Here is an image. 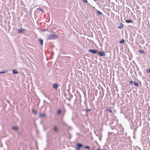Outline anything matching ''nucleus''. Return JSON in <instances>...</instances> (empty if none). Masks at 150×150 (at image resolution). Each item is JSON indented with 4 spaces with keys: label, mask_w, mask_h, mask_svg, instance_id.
Listing matches in <instances>:
<instances>
[{
    "label": "nucleus",
    "mask_w": 150,
    "mask_h": 150,
    "mask_svg": "<svg viewBox=\"0 0 150 150\" xmlns=\"http://www.w3.org/2000/svg\"><path fill=\"white\" fill-rule=\"evenodd\" d=\"M58 38V36L57 34H50L48 36L47 38L49 40H53L57 39Z\"/></svg>",
    "instance_id": "1"
},
{
    "label": "nucleus",
    "mask_w": 150,
    "mask_h": 150,
    "mask_svg": "<svg viewBox=\"0 0 150 150\" xmlns=\"http://www.w3.org/2000/svg\"><path fill=\"white\" fill-rule=\"evenodd\" d=\"M18 32L19 33H23L25 32V30L23 29L19 28L18 30Z\"/></svg>",
    "instance_id": "2"
},
{
    "label": "nucleus",
    "mask_w": 150,
    "mask_h": 150,
    "mask_svg": "<svg viewBox=\"0 0 150 150\" xmlns=\"http://www.w3.org/2000/svg\"><path fill=\"white\" fill-rule=\"evenodd\" d=\"M98 54L100 56H105V54L103 52L99 51L98 52Z\"/></svg>",
    "instance_id": "3"
},
{
    "label": "nucleus",
    "mask_w": 150,
    "mask_h": 150,
    "mask_svg": "<svg viewBox=\"0 0 150 150\" xmlns=\"http://www.w3.org/2000/svg\"><path fill=\"white\" fill-rule=\"evenodd\" d=\"M95 11H96V14H97L99 15H101L102 14V13L101 11L98 10L97 9H95Z\"/></svg>",
    "instance_id": "4"
},
{
    "label": "nucleus",
    "mask_w": 150,
    "mask_h": 150,
    "mask_svg": "<svg viewBox=\"0 0 150 150\" xmlns=\"http://www.w3.org/2000/svg\"><path fill=\"white\" fill-rule=\"evenodd\" d=\"M118 25H119V26H118L117 27L119 28H121L123 27V24L122 23H118Z\"/></svg>",
    "instance_id": "5"
},
{
    "label": "nucleus",
    "mask_w": 150,
    "mask_h": 150,
    "mask_svg": "<svg viewBox=\"0 0 150 150\" xmlns=\"http://www.w3.org/2000/svg\"><path fill=\"white\" fill-rule=\"evenodd\" d=\"M53 87H54V88L56 89H57L58 88V85L57 84V83H54V84H53Z\"/></svg>",
    "instance_id": "6"
},
{
    "label": "nucleus",
    "mask_w": 150,
    "mask_h": 150,
    "mask_svg": "<svg viewBox=\"0 0 150 150\" xmlns=\"http://www.w3.org/2000/svg\"><path fill=\"white\" fill-rule=\"evenodd\" d=\"M53 130L56 132H58L57 127L56 126H54L53 127Z\"/></svg>",
    "instance_id": "7"
},
{
    "label": "nucleus",
    "mask_w": 150,
    "mask_h": 150,
    "mask_svg": "<svg viewBox=\"0 0 150 150\" xmlns=\"http://www.w3.org/2000/svg\"><path fill=\"white\" fill-rule=\"evenodd\" d=\"M12 71L13 73L14 74H16L18 73V72L17 71L16 69H13Z\"/></svg>",
    "instance_id": "8"
},
{
    "label": "nucleus",
    "mask_w": 150,
    "mask_h": 150,
    "mask_svg": "<svg viewBox=\"0 0 150 150\" xmlns=\"http://www.w3.org/2000/svg\"><path fill=\"white\" fill-rule=\"evenodd\" d=\"M77 146L78 147L77 148H80L82 147L83 146V145L80 143H79L77 144Z\"/></svg>",
    "instance_id": "9"
},
{
    "label": "nucleus",
    "mask_w": 150,
    "mask_h": 150,
    "mask_svg": "<svg viewBox=\"0 0 150 150\" xmlns=\"http://www.w3.org/2000/svg\"><path fill=\"white\" fill-rule=\"evenodd\" d=\"M126 22L127 23H132L133 22V21L132 20H126Z\"/></svg>",
    "instance_id": "10"
},
{
    "label": "nucleus",
    "mask_w": 150,
    "mask_h": 150,
    "mask_svg": "<svg viewBox=\"0 0 150 150\" xmlns=\"http://www.w3.org/2000/svg\"><path fill=\"white\" fill-rule=\"evenodd\" d=\"M39 42L41 45H42L43 44V41L42 40L40 39L39 40Z\"/></svg>",
    "instance_id": "11"
},
{
    "label": "nucleus",
    "mask_w": 150,
    "mask_h": 150,
    "mask_svg": "<svg viewBox=\"0 0 150 150\" xmlns=\"http://www.w3.org/2000/svg\"><path fill=\"white\" fill-rule=\"evenodd\" d=\"M40 116L41 117H43L45 116V115L44 113L40 114Z\"/></svg>",
    "instance_id": "12"
},
{
    "label": "nucleus",
    "mask_w": 150,
    "mask_h": 150,
    "mask_svg": "<svg viewBox=\"0 0 150 150\" xmlns=\"http://www.w3.org/2000/svg\"><path fill=\"white\" fill-rule=\"evenodd\" d=\"M32 111L33 112L34 114H37V112L36 110H35L33 109H32Z\"/></svg>",
    "instance_id": "13"
},
{
    "label": "nucleus",
    "mask_w": 150,
    "mask_h": 150,
    "mask_svg": "<svg viewBox=\"0 0 150 150\" xmlns=\"http://www.w3.org/2000/svg\"><path fill=\"white\" fill-rule=\"evenodd\" d=\"M106 110L107 111L109 112L110 113H112V110L109 108H107Z\"/></svg>",
    "instance_id": "14"
},
{
    "label": "nucleus",
    "mask_w": 150,
    "mask_h": 150,
    "mask_svg": "<svg viewBox=\"0 0 150 150\" xmlns=\"http://www.w3.org/2000/svg\"><path fill=\"white\" fill-rule=\"evenodd\" d=\"M125 42V41L124 40H123V39H121L120 42V43H123Z\"/></svg>",
    "instance_id": "15"
},
{
    "label": "nucleus",
    "mask_w": 150,
    "mask_h": 150,
    "mask_svg": "<svg viewBox=\"0 0 150 150\" xmlns=\"http://www.w3.org/2000/svg\"><path fill=\"white\" fill-rule=\"evenodd\" d=\"M133 84L134 85L136 86H138V83L136 82H134Z\"/></svg>",
    "instance_id": "16"
},
{
    "label": "nucleus",
    "mask_w": 150,
    "mask_h": 150,
    "mask_svg": "<svg viewBox=\"0 0 150 150\" xmlns=\"http://www.w3.org/2000/svg\"><path fill=\"white\" fill-rule=\"evenodd\" d=\"M12 129L14 130H16L18 129V128L16 127H12Z\"/></svg>",
    "instance_id": "17"
},
{
    "label": "nucleus",
    "mask_w": 150,
    "mask_h": 150,
    "mask_svg": "<svg viewBox=\"0 0 150 150\" xmlns=\"http://www.w3.org/2000/svg\"><path fill=\"white\" fill-rule=\"evenodd\" d=\"M89 51L92 53H94V50L91 49L89 50Z\"/></svg>",
    "instance_id": "18"
},
{
    "label": "nucleus",
    "mask_w": 150,
    "mask_h": 150,
    "mask_svg": "<svg viewBox=\"0 0 150 150\" xmlns=\"http://www.w3.org/2000/svg\"><path fill=\"white\" fill-rule=\"evenodd\" d=\"M61 112V110H58L57 111V114H59Z\"/></svg>",
    "instance_id": "19"
},
{
    "label": "nucleus",
    "mask_w": 150,
    "mask_h": 150,
    "mask_svg": "<svg viewBox=\"0 0 150 150\" xmlns=\"http://www.w3.org/2000/svg\"><path fill=\"white\" fill-rule=\"evenodd\" d=\"M146 72L147 73H149V72H150V68H149L148 69H147Z\"/></svg>",
    "instance_id": "20"
},
{
    "label": "nucleus",
    "mask_w": 150,
    "mask_h": 150,
    "mask_svg": "<svg viewBox=\"0 0 150 150\" xmlns=\"http://www.w3.org/2000/svg\"><path fill=\"white\" fill-rule=\"evenodd\" d=\"M84 147L85 149H90V147L88 146H84Z\"/></svg>",
    "instance_id": "21"
},
{
    "label": "nucleus",
    "mask_w": 150,
    "mask_h": 150,
    "mask_svg": "<svg viewBox=\"0 0 150 150\" xmlns=\"http://www.w3.org/2000/svg\"><path fill=\"white\" fill-rule=\"evenodd\" d=\"M39 10H40L42 11V12L43 13V11L42 10V9L40 8H38V9Z\"/></svg>",
    "instance_id": "22"
},
{
    "label": "nucleus",
    "mask_w": 150,
    "mask_h": 150,
    "mask_svg": "<svg viewBox=\"0 0 150 150\" xmlns=\"http://www.w3.org/2000/svg\"><path fill=\"white\" fill-rule=\"evenodd\" d=\"M139 51L142 54L144 53V51L143 50H139Z\"/></svg>",
    "instance_id": "23"
},
{
    "label": "nucleus",
    "mask_w": 150,
    "mask_h": 150,
    "mask_svg": "<svg viewBox=\"0 0 150 150\" xmlns=\"http://www.w3.org/2000/svg\"><path fill=\"white\" fill-rule=\"evenodd\" d=\"M83 1L85 3H87V0H83Z\"/></svg>",
    "instance_id": "24"
},
{
    "label": "nucleus",
    "mask_w": 150,
    "mask_h": 150,
    "mask_svg": "<svg viewBox=\"0 0 150 150\" xmlns=\"http://www.w3.org/2000/svg\"><path fill=\"white\" fill-rule=\"evenodd\" d=\"M133 82H133L132 80L130 81V84L133 83Z\"/></svg>",
    "instance_id": "25"
},
{
    "label": "nucleus",
    "mask_w": 150,
    "mask_h": 150,
    "mask_svg": "<svg viewBox=\"0 0 150 150\" xmlns=\"http://www.w3.org/2000/svg\"><path fill=\"white\" fill-rule=\"evenodd\" d=\"M97 52H98V51L97 50H94V54H95Z\"/></svg>",
    "instance_id": "26"
},
{
    "label": "nucleus",
    "mask_w": 150,
    "mask_h": 150,
    "mask_svg": "<svg viewBox=\"0 0 150 150\" xmlns=\"http://www.w3.org/2000/svg\"><path fill=\"white\" fill-rule=\"evenodd\" d=\"M5 71H0V74L4 73H5Z\"/></svg>",
    "instance_id": "27"
},
{
    "label": "nucleus",
    "mask_w": 150,
    "mask_h": 150,
    "mask_svg": "<svg viewBox=\"0 0 150 150\" xmlns=\"http://www.w3.org/2000/svg\"><path fill=\"white\" fill-rule=\"evenodd\" d=\"M75 149L76 150H80V148H77V147H76Z\"/></svg>",
    "instance_id": "28"
},
{
    "label": "nucleus",
    "mask_w": 150,
    "mask_h": 150,
    "mask_svg": "<svg viewBox=\"0 0 150 150\" xmlns=\"http://www.w3.org/2000/svg\"><path fill=\"white\" fill-rule=\"evenodd\" d=\"M95 142L96 144H97V142L96 141H95Z\"/></svg>",
    "instance_id": "29"
},
{
    "label": "nucleus",
    "mask_w": 150,
    "mask_h": 150,
    "mask_svg": "<svg viewBox=\"0 0 150 150\" xmlns=\"http://www.w3.org/2000/svg\"><path fill=\"white\" fill-rule=\"evenodd\" d=\"M99 139H100V140H101V139L100 138H99Z\"/></svg>",
    "instance_id": "30"
},
{
    "label": "nucleus",
    "mask_w": 150,
    "mask_h": 150,
    "mask_svg": "<svg viewBox=\"0 0 150 150\" xmlns=\"http://www.w3.org/2000/svg\"><path fill=\"white\" fill-rule=\"evenodd\" d=\"M94 0V1H96V0Z\"/></svg>",
    "instance_id": "31"
}]
</instances>
